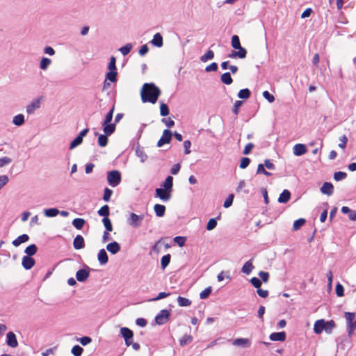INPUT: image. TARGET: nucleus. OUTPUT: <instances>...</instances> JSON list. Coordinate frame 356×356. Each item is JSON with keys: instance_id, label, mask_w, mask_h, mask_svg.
Instances as JSON below:
<instances>
[{"instance_id": "13", "label": "nucleus", "mask_w": 356, "mask_h": 356, "mask_svg": "<svg viewBox=\"0 0 356 356\" xmlns=\"http://www.w3.org/2000/svg\"><path fill=\"white\" fill-rule=\"evenodd\" d=\"M320 191L323 194L331 195L333 193L334 187L330 182H325L321 187Z\"/></svg>"}, {"instance_id": "4", "label": "nucleus", "mask_w": 356, "mask_h": 356, "mask_svg": "<svg viewBox=\"0 0 356 356\" xmlns=\"http://www.w3.org/2000/svg\"><path fill=\"white\" fill-rule=\"evenodd\" d=\"M120 334L124 340L125 345L130 346L133 341L134 332L127 327H122L120 328Z\"/></svg>"}, {"instance_id": "2", "label": "nucleus", "mask_w": 356, "mask_h": 356, "mask_svg": "<svg viewBox=\"0 0 356 356\" xmlns=\"http://www.w3.org/2000/svg\"><path fill=\"white\" fill-rule=\"evenodd\" d=\"M122 180L121 173L120 171L114 170L107 172V181L112 187L118 186Z\"/></svg>"}, {"instance_id": "5", "label": "nucleus", "mask_w": 356, "mask_h": 356, "mask_svg": "<svg viewBox=\"0 0 356 356\" xmlns=\"http://www.w3.org/2000/svg\"><path fill=\"white\" fill-rule=\"evenodd\" d=\"M91 268L85 265L81 269H79L76 273V279L78 282H83L88 280L90 276Z\"/></svg>"}, {"instance_id": "48", "label": "nucleus", "mask_w": 356, "mask_h": 356, "mask_svg": "<svg viewBox=\"0 0 356 356\" xmlns=\"http://www.w3.org/2000/svg\"><path fill=\"white\" fill-rule=\"evenodd\" d=\"M83 349L79 345H75L72 347L71 353L74 356H81Z\"/></svg>"}, {"instance_id": "31", "label": "nucleus", "mask_w": 356, "mask_h": 356, "mask_svg": "<svg viewBox=\"0 0 356 356\" xmlns=\"http://www.w3.org/2000/svg\"><path fill=\"white\" fill-rule=\"evenodd\" d=\"M44 216L49 218H53L59 214V210L57 208H49L44 210Z\"/></svg>"}, {"instance_id": "56", "label": "nucleus", "mask_w": 356, "mask_h": 356, "mask_svg": "<svg viewBox=\"0 0 356 356\" xmlns=\"http://www.w3.org/2000/svg\"><path fill=\"white\" fill-rule=\"evenodd\" d=\"M211 291H212L211 286H208L207 288H206L204 290H203L200 293V298L201 299H206V298H207L209 296V295L211 293Z\"/></svg>"}, {"instance_id": "54", "label": "nucleus", "mask_w": 356, "mask_h": 356, "mask_svg": "<svg viewBox=\"0 0 356 356\" xmlns=\"http://www.w3.org/2000/svg\"><path fill=\"white\" fill-rule=\"evenodd\" d=\"M112 194H113V191L111 190L110 188L106 187L104 188V195H103L104 201H105L106 202H109Z\"/></svg>"}, {"instance_id": "52", "label": "nucleus", "mask_w": 356, "mask_h": 356, "mask_svg": "<svg viewBox=\"0 0 356 356\" xmlns=\"http://www.w3.org/2000/svg\"><path fill=\"white\" fill-rule=\"evenodd\" d=\"M306 220L304 218H299L293 222V229L296 231L298 230L305 223Z\"/></svg>"}, {"instance_id": "33", "label": "nucleus", "mask_w": 356, "mask_h": 356, "mask_svg": "<svg viewBox=\"0 0 356 356\" xmlns=\"http://www.w3.org/2000/svg\"><path fill=\"white\" fill-rule=\"evenodd\" d=\"M38 248L36 245L31 244L29 246H27L24 250V252L26 254V256L31 257L37 252Z\"/></svg>"}, {"instance_id": "10", "label": "nucleus", "mask_w": 356, "mask_h": 356, "mask_svg": "<svg viewBox=\"0 0 356 356\" xmlns=\"http://www.w3.org/2000/svg\"><path fill=\"white\" fill-rule=\"evenodd\" d=\"M6 343L11 348H16L18 346L16 335L13 332H9L6 334Z\"/></svg>"}, {"instance_id": "24", "label": "nucleus", "mask_w": 356, "mask_h": 356, "mask_svg": "<svg viewBox=\"0 0 356 356\" xmlns=\"http://www.w3.org/2000/svg\"><path fill=\"white\" fill-rule=\"evenodd\" d=\"M307 148L303 144H296L293 147V154L296 156H301L306 153Z\"/></svg>"}, {"instance_id": "53", "label": "nucleus", "mask_w": 356, "mask_h": 356, "mask_svg": "<svg viewBox=\"0 0 356 356\" xmlns=\"http://www.w3.org/2000/svg\"><path fill=\"white\" fill-rule=\"evenodd\" d=\"M83 142V140L79 137L78 136L71 142L70 145V149H73L79 145H81Z\"/></svg>"}, {"instance_id": "41", "label": "nucleus", "mask_w": 356, "mask_h": 356, "mask_svg": "<svg viewBox=\"0 0 356 356\" xmlns=\"http://www.w3.org/2000/svg\"><path fill=\"white\" fill-rule=\"evenodd\" d=\"M214 57V53L212 50L209 49L204 55L200 57V60L203 63L208 61L209 60L213 59Z\"/></svg>"}, {"instance_id": "23", "label": "nucleus", "mask_w": 356, "mask_h": 356, "mask_svg": "<svg viewBox=\"0 0 356 356\" xmlns=\"http://www.w3.org/2000/svg\"><path fill=\"white\" fill-rule=\"evenodd\" d=\"M29 240V236L27 234H23L19 236L15 240H13V242H12V244L15 247H18L22 243L27 242Z\"/></svg>"}, {"instance_id": "17", "label": "nucleus", "mask_w": 356, "mask_h": 356, "mask_svg": "<svg viewBox=\"0 0 356 356\" xmlns=\"http://www.w3.org/2000/svg\"><path fill=\"white\" fill-rule=\"evenodd\" d=\"M97 259L101 265H105L108 261L107 252L104 249H101L97 254Z\"/></svg>"}, {"instance_id": "49", "label": "nucleus", "mask_w": 356, "mask_h": 356, "mask_svg": "<svg viewBox=\"0 0 356 356\" xmlns=\"http://www.w3.org/2000/svg\"><path fill=\"white\" fill-rule=\"evenodd\" d=\"M347 177V174L344 172L338 171L335 172L334 174V179L335 181H339L346 179Z\"/></svg>"}, {"instance_id": "30", "label": "nucleus", "mask_w": 356, "mask_h": 356, "mask_svg": "<svg viewBox=\"0 0 356 356\" xmlns=\"http://www.w3.org/2000/svg\"><path fill=\"white\" fill-rule=\"evenodd\" d=\"M252 259H250L249 261H246L244 264L241 268L242 273L246 275H249L252 272V270L254 269V266L252 265Z\"/></svg>"}, {"instance_id": "25", "label": "nucleus", "mask_w": 356, "mask_h": 356, "mask_svg": "<svg viewBox=\"0 0 356 356\" xmlns=\"http://www.w3.org/2000/svg\"><path fill=\"white\" fill-rule=\"evenodd\" d=\"M341 212L344 214H348V218L350 220L355 221L356 220V211L352 210L348 207H343L341 208Z\"/></svg>"}, {"instance_id": "51", "label": "nucleus", "mask_w": 356, "mask_h": 356, "mask_svg": "<svg viewBox=\"0 0 356 356\" xmlns=\"http://www.w3.org/2000/svg\"><path fill=\"white\" fill-rule=\"evenodd\" d=\"M114 108H115V106L114 105L111 107V108L110 109V111L107 113V114L105 116V118H104V120L103 122H104V124H107L108 122H111L112 121V119H113V112H114Z\"/></svg>"}, {"instance_id": "59", "label": "nucleus", "mask_w": 356, "mask_h": 356, "mask_svg": "<svg viewBox=\"0 0 356 356\" xmlns=\"http://www.w3.org/2000/svg\"><path fill=\"white\" fill-rule=\"evenodd\" d=\"M335 291L337 296L339 297H342L344 296V288L340 283L337 284L335 287Z\"/></svg>"}, {"instance_id": "40", "label": "nucleus", "mask_w": 356, "mask_h": 356, "mask_svg": "<svg viewBox=\"0 0 356 356\" xmlns=\"http://www.w3.org/2000/svg\"><path fill=\"white\" fill-rule=\"evenodd\" d=\"M177 302L179 307H188L191 305V301L184 297L178 296Z\"/></svg>"}, {"instance_id": "3", "label": "nucleus", "mask_w": 356, "mask_h": 356, "mask_svg": "<svg viewBox=\"0 0 356 356\" xmlns=\"http://www.w3.org/2000/svg\"><path fill=\"white\" fill-rule=\"evenodd\" d=\"M145 218V214L137 215L135 213H130L129 218L127 220V224L134 227L138 228L141 226L142 221Z\"/></svg>"}, {"instance_id": "19", "label": "nucleus", "mask_w": 356, "mask_h": 356, "mask_svg": "<svg viewBox=\"0 0 356 356\" xmlns=\"http://www.w3.org/2000/svg\"><path fill=\"white\" fill-rule=\"evenodd\" d=\"M103 131L106 135L110 136L115 132V124L108 122L107 124H104L102 122Z\"/></svg>"}, {"instance_id": "6", "label": "nucleus", "mask_w": 356, "mask_h": 356, "mask_svg": "<svg viewBox=\"0 0 356 356\" xmlns=\"http://www.w3.org/2000/svg\"><path fill=\"white\" fill-rule=\"evenodd\" d=\"M170 316V312L168 309H162L155 316V322L157 325H161L165 324Z\"/></svg>"}, {"instance_id": "55", "label": "nucleus", "mask_w": 356, "mask_h": 356, "mask_svg": "<svg viewBox=\"0 0 356 356\" xmlns=\"http://www.w3.org/2000/svg\"><path fill=\"white\" fill-rule=\"evenodd\" d=\"M160 114L161 116H167L169 114V108L166 104L161 103L160 106Z\"/></svg>"}, {"instance_id": "42", "label": "nucleus", "mask_w": 356, "mask_h": 356, "mask_svg": "<svg viewBox=\"0 0 356 356\" xmlns=\"http://www.w3.org/2000/svg\"><path fill=\"white\" fill-rule=\"evenodd\" d=\"M13 123L16 126H21L24 123V116L22 114H18L13 118Z\"/></svg>"}, {"instance_id": "39", "label": "nucleus", "mask_w": 356, "mask_h": 356, "mask_svg": "<svg viewBox=\"0 0 356 356\" xmlns=\"http://www.w3.org/2000/svg\"><path fill=\"white\" fill-rule=\"evenodd\" d=\"M193 341V337L190 334H184L182 338L179 340V344L181 346H185L187 344L191 343Z\"/></svg>"}, {"instance_id": "45", "label": "nucleus", "mask_w": 356, "mask_h": 356, "mask_svg": "<svg viewBox=\"0 0 356 356\" xmlns=\"http://www.w3.org/2000/svg\"><path fill=\"white\" fill-rule=\"evenodd\" d=\"M51 63V59L46 58V57H43V58H42V59L40 60V67L42 70H45L48 68V67L49 66Z\"/></svg>"}, {"instance_id": "16", "label": "nucleus", "mask_w": 356, "mask_h": 356, "mask_svg": "<svg viewBox=\"0 0 356 356\" xmlns=\"http://www.w3.org/2000/svg\"><path fill=\"white\" fill-rule=\"evenodd\" d=\"M232 345L236 346L250 347L251 343L247 338H238L232 341Z\"/></svg>"}, {"instance_id": "36", "label": "nucleus", "mask_w": 356, "mask_h": 356, "mask_svg": "<svg viewBox=\"0 0 356 356\" xmlns=\"http://www.w3.org/2000/svg\"><path fill=\"white\" fill-rule=\"evenodd\" d=\"M251 95V92L248 88H244L239 90L238 97L242 99H247Z\"/></svg>"}, {"instance_id": "9", "label": "nucleus", "mask_w": 356, "mask_h": 356, "mask_svg": "<svg viewBox=\"0 0 356 356\" xmlns=\"http://www.w3.org/2000/svg\"><path fill=\"white\" fill-rule=\"evenodd\" d=\"M35 264V259L29 256H24L22 261V265L25 270L31 269Z\"/></svg>"}, {"instance_id": "26", "label": "nucleus", "mask_w": 356, "mask_h": 356, "mask_svg": "<svg viewBox=\"0 0 356 356\" xmlns=\"http://www.w3.org/2000/svg\"><path fill=\"white\" fill-rule=\"evenodd\" d=\"M247 55V51H243L240 49V51H232V52L228 55V58H245Z\"/></svg>"}, {"instance_id": "37", "label": "nucleus", "mask_w": 356, "mask_h": 356, "mask_svg": "<svg viewBox=\"0 0 356 356\" xmlns=\"http://www.w3.org/2000/svg\"><path fill=\"white\" fill-rule=\"evenodd\" d=\"M109 207L107 204L102 206L97 211V213L100 216H103L104 218H108L109 216Z\"/></svg>"}, {"instance_id": "12", "label": "nucleus", "mask_w": 356, "mask_h": 356, "mask_svg": "<svg viewBox=\"0 0 356 356\" xmlns=\"http://www.w3.org/2000/svg\"><path fill=\"white\" fill-rule=\"evenodd\" d=\"M120 245L116 241L109 243L106 245V250L112 254H117L120 251Z\"/></svg>"}, {"instance_id": "29", "label": "nucleus", "mask_w": 356, "mask_h": 356, "mask_svg": "<svg viewBox=\"0 0 356 356\" xmlns=\"http://www.w3.org/2000/svg\"><path fill=\"white\" fill-rule=\"evenodd\" d=\"M154 210L156 216L163 217L165 215V207L160 204H156Z\"/></svg>"}, {"instance_id": "46", "label": "nucleus", "mask_w": 356, "mask_h": 356, "mask_svg": "<svg viewBox=\"0 0 356 356\" xmlns=\"http://www.w3.org/2000/svg\"><path fill=\"white\" fill-rule=\"evenodd\" d=\"M117 76H118V72L117 71H109L106 74V79L109 80L110 81L115 83L117 81Z\"/></svg>"}, {"instance_id": "38", "label": "nucleus", "mask_w": 356, "mask_h": 356, "mask_svg": "<svg viewBox=\"0 0 356 356\" xmlns=\"http://www.w3.org/2000/svg\"><path fill=\"white\" fill-rule=\"evenodd\" d=\"M171 256L170 254H167L163 255L161 259V267L163 270H164L170 262Z\"/></svg>"}, {"instance_id": "63", "label": "nucleus", "mask_w": 356, "mask_h": 356, "mask_svg": "<svg viewBox=\"0 0 356 356\" xmlns=\"http://www.w3.org/2000/svg\"><path fill=\"white\" fill-rule=\"evenodd\" d=\"M234 197V194L229 195L227 198L224 202L223 207L225 208H229V207H231L233 203Z\"/></svg>"}, {"instance_id": "7", "label": "nucleus", "mask_w": 356, "mask_h": 356, "mask_svg": "<svg viewBox=\"0 0 356 356\" xmlns=\"http://www.w3.org/2000/svg\"><path fill=\"white\" fill-rule=\"evenodd\" d=\"M172 132L169 129H165L163 135L157 143V147H161L165 144H169L172 140Z\"/></svg>"}, {"instance_id": "1", "label": "nucleus", "mask_w": 356, "mask_h": 356, "mask_svg": "<svg viewBox=\"0 0 356 356\" xmlns=\"http://www.w3.org/2000/svg\"><path fill=\"white\" fill-rule=\"evenodd\" d=\"M160 95V89L153 83H145L140 91L141 99L143 103L155 104Z\"/></svg>"}, {"instance_id": "61", "label": "nucleus", "mask_w": 356, "mask_h": 356, "mask_svg": "<svg viewBox=\"0 0 356 356\" xmlns=\"http://www.w3.org/2000/svg\"><path fill=\"white\" fill-rule=\"evenodd\" d=\"M250 161H251L250 159L248 157L242 158L241 160L240 164H239L240 168H241V169L246 168L250 165Z\"/></svg>"}, {"instance_id": "34", "label": "nucleus", "mask_w": 356, "mask_h": 356, "mask_svg": "<svg viewBox=\"0 0 356 356\" xmlns=\"http://www.w3.org/2000/svg\"><path fill=\"white\" fill-rule=\"evenodd\" d=\"M86 223L83 218H75L72 221V225L77 229H81Z\"/></svg>"}, {"instance_id": "60", "label": "nucleus", "mask_w": 356, "mask_h": 356, "mask_svg": "<svg viewBox=\"0 0 356 356\" xmlns=\"http://www.w3.org/2000/svg\"><path fill=\"white\" fill-rule=\"evenodd\" d=\"M250 283L252 284V285L255 287L256 289H260L261 286V281L260 279L256 277H253L250 279Z\"/></svg>"}, {"instance_id": "27", "label": "nucleus", "mask_w": 356, "mask_h": 356, "mask_svg": "<svg viewBox=\"0 0 356 356\" xmlns=\"http://www.w3.org/2000/svg\"><path fill=\"white\" fill-rule=\"evenodd\" d=\"M162 186L166 191L172 192L173 186V177L170 175L168 176L163 183Z\"/></svg>"}, {"instance_id": "11", "label": "nucleus", "mask_w": 356, "mask_h": 356, "mask_svg": "<svg viewBox=\"0 0 356 356\" xmlns=\"http://www.w3.org/2000/svg\"><path fill=\"white\" fill-rule=\"evenodd\" d=\"M285 332H273L270 334V339L273 341H284L286 340Z\"/></svg>"}, {"instance_id": "57", "label": "nucleus", "mask_w": 356, "mask_h": 356, "mask_svg": "<svg viewBox=\"0 0 356 356\" xmlns=\"http://www.w3.org/2000/svg\"><path fill=\"white\" fill-rule=\"evenodd\" d=\"M108 69L109 71H117L116 67V58L114 56H111L110 58V61L108 65Z\"/></svg>"}, {"instance_id": "62", "label": "nucleus", "mask_w": 356, "mask_h": 356, "mask_svg": "<svg viewBox=\"0 0 356 356\" xmlns=\"http://www.w3.org/2000/svg\"><path fill=\"white\" fill-rule=\"evenodd\" d=\"M186 238L184 236H176L174 238V241L176 243L179 247H182L186 243Z\"/></svg>"}, {"instance_id": "47", "label": "nucleus", "mask_w": 356, "mask_h": 356, "mask_svg": "<svg viewBox=\"0 0 356 356\" xmlns=\"http://www.w3.org/2000/svg\"><path fill=\"white\" fill-rule=\"evenodd\" d=\"M102 222L105 227L106 231L107 232H112L113 230V225L112 222L108 218H104L102 219Z\"/></svg>"}, {"instance_id": "20", "label": "nucleus", "mask_w": 356, "mask_h": 356, "mask_svg": "<svg viewBox=\"0 0 356 356\" xmlns=\"http://www.w3.org/2000/svg\"><path fill=\"white\" fill-rule=\"evenodd\" d=\"M150 43L157 47H161L163 44V37L160 33L154 34L153 39L150 41Z\"/></svg>"}, {"instance_id": "64", "label": "nucleus", "mask_w": 356, "mask_h": 356, "mask_svg": "<svg viewBox=\"0 0 356 356\" xmlns=\"http://www.w3.org/2000/svg\"><path fill=\"white\" fill-rule=\"evenodd\" d=\"M263 97L270 103L275 101V97L267 90L263 92Z\"/></svg>"}, {"instance_id": "50", "label": "nucleus", "mask_w": 356, "mask_h": 356, "mask_svg": "<svg viewBox=\"0 0 356 356\" xmlns=\"http://www.w3.org/2000/svg\"><path fill=\"white\" fill-rule=\"evenodd\" d=\"M344 316L346 320L347 325H353V320L355 317V314L353 312H345Z\"/></svg>"}, {"instance_id": "35", "label": "nucleus", "mask_w": 356, "mask_h": 356, "mask_svg": "<svg viewBox=\"0 0 356 356\" xmlns=\"http://www.w3.org/2000/svg\"><path fill=\"white\" fill-rule=\"evenodd\" d=\"M220 218V214L216 218H211L207 224V229L208 231L213 230L217 225V220Z\"/></svg>"}, {"instance_id": "32", "label": "nucleus", "mask_w": 356, "mask_h": 356, "mask_svg": "<svg viewBox=\"0 0 356 356\" xmlns=\"http://www.w3.org/2000/svg\"><path fill=\"white\" fill-rule=\"evenodd\" d=\"M222 83L226 85H230L233 82V79L229 72H225L220 76Z\"/></svg>"}, {"instance_id": "44", "label": "nucleus", "mask_w": 356, "mask_h": 356, "mask_svg": "<svg viewBox=\"0 0 356 356\" xmlns=\"http://www.w3.org/2000/svg\"><path fill=\"white\" fill-rule=\"evenodd\" d=\"M108 135L104 134H100L98 137V145L100 147H105L108 144Z\"/></svg>"}, {"instance_id": "21", "label": "nucleus", "mask_w": 356, "mask_h": 356, "mask_svg": "<svg viewBox=\"0 0 356 356\" xmlns=\"http://www.w3.org/2000/svg\"><path fill=\"white\" fill-rule=\"evenodd\" d=\"M40 106V102L39 99L33 100L30 104L26 106V112L28 114H33L35 111Z\"/></svg>"}, {"instance_id": "28", "label": "nucleus", "mask_w": 356, "mask_h": 356, "mask_svg": "<svg viewBox=\"0 0 356 356\" xmlns=\"http://www.w3.org/2000/svg\"><path fill=\"white\" fill-rule=\"evenodd\" d=\"M291 197V193L289 190L284 189L280 195L278 202L280 203H286Z\"/></svg>"}, {"instance_id": "14", "label": "nucleus", "mask_w": 356, "mask_h": 356, "mask_svg": "<svg viewBox=\"0 0 356 356\" xmlns=\"http://www.w3.org/2000/svg\"><path fill=\"white\" fill-rule=\"evenodd\" d=\"M74 248L76 250H80L85 247L84 238L81 235H77L73 241Z\"/></svg>"}, {"instance_id": "8", "label": "nucleus", "mask_w": 356, "mask_h": 356, "mask_svg": "<svg viewBox=\"0 0 356 356\" xmlns=\"http://www.w3.org/2000/svg\"><path fill=\"white\" fill-rule=\"evenodd\" d=\"M155 196L163 202H168L171 198V192L163 188H158L155 190Z\"/></svg>"}, {"instance_id": "22", "label": "nucleus", "mask_w": 356, "mask_h": 356, "mask_svg": "<svg viewBox=\"0 0 356 356\" xmlns=\"http://www.w3.org/2000/svg\"><path fill=\"white\" fill-rule=\"evenodd\" d=\"M231 45L234 49H238V51H240V49L243 51H247L244 47H241L239 37L236 35H234L232 37Z\"/></svg>"}, {"instance_id": "43", "label": "nucleus", "mask_w": 356, "mask_h": 356, "mask_svg": "<svg viewBox=\"0 0 356 356\" xmlns=\"http://www.w3.org/2000/svg\"><path fill=\"white\" fill-rule=\"evenodd\" d=\"M132 48H133L132 44L131 43H127L125 45L121 47L119 49V51L121 52V54L123 56H126V55H127L131 51Z\"/></svg>"}, {"instance_id": "15", "label": "nucleus", "mask_w": 356, "mask_h": 356, "mask_svg": "<svg viewBox=\"0 0 356 356\" xmlns=\"http://www.w3.org/2000/svg\"><path fill=\"white\" fill-rule=\"evenodd\" d=\"M325 321L324 319H320L315 322L314 325V331L316 334H321L325 328Z\"/></svg>"}, {"instance_id": "58", "label": "nucleus", "mask_w": 356, "mask_h": 356, "mask_svg": "<svg viewBox=\"0 0 356 356\" xmlns=\"http://www.w3.org/2000/svg\"><path fill=\"white\" fill-rule=\"evenodd\" d=\"M325 328L324 329V330L327 333H330L332 330L335 327V323L332 320H330L329 321H325Z\"/></svg>"}, {"instance_id": "18", "label": "nucleus", "mask_w": 356, "mask_h": 356, "mask_svg": "<svg viewBox=\"0 0 356 356\" xmlns=\"http://www.w3.org/2000/svg\"><path fill=\"white\" fill-rule=\"evenodd\" d=\"M136 155L140 158V162L144 163L147 159V155L138 143L136 147Z\"/></svg>"}]
</instances>
